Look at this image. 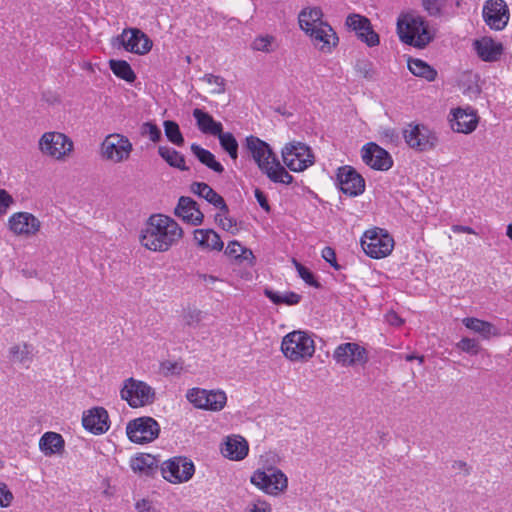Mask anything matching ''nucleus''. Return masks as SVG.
I'll return each mask as SVG.
<instances>
[{
  "instance_id": "nucleus-14",
  "label": "nucleus",
  "mask_w": 512,
  "mask_h": 512,
  "mask_svg": "<svg viewBox=\"0 0 512 512\" xmlns=\"http://www.w3.org/2000/svg\"><path fill=\"white\" fill-rule=\"evenodd\" d=\"M120 395L132 408L144 407L153 403L155 399L154 389L147 383L134 378L124 381Z\"/></svg>"
},
{
  "instance_id": "nucleus-41",
  "label": "nucleus",
  "mask_w": 512,
  "mask_h": 512,
  "mask_svg": "<svg viewBox=\"0 0 512 512\" xmlns=\"http://www.w3.org/2000/svg\"><path fill=\"white\" fill-rule=\"evenodd\" d=\"M109 66L112 72L120 79L129 83L134 82L136 75L132 70L130 64L125 60H110Z\"/></svg>"
},
{
  "instance_id": "nucleus-19",
  "label": "nucleus",
  "mask_w": 512,
  "mask_h": 512,
  "mask_svg": "<svg viewBox=\"0 0 512 512\" xmlns=\"http://www.w3.org/2000/svg\"><path fill=\"white\" fill-rule=\"evenodd\" d=\"M336 185L342 193L350 197H357L365 191V180L351 166L338 168Z\"/></svg>"
},
{
  "instance_id": "nucleus-25",
  "label": "nucleus",
  "mask_w": 512,
  "mask_h": 512,
  "mask_svg": "<svg viewBox=\"0 0 512 512\" xmlns=\"http://www.w3.org/2000/svg\"><path fill=\"white\" fill-rule=\"evenodd\" d=\"M313 45L323 53H330L338 43V37L333 28L325 23L307 32Z\"/></svg>"
},
{
  "instance_id": "nucleus-5",
  "label": "nucleus",
  "mask_w": 512,
  "mask_h": 512,
  "mask_svg": "<svg viewBox=\"0 0 512 512\" xmlns=\"http://www.w3.org/2000/svg\"><path fill=\"white\" fill-rule=\"evenodd\" d=\"M132 151V142L121 133L108 134L100 144L101 158L113 164H120L129 160Z\"/></svg>"
},
{
  "instance_id": "nucleus-17",
  "label": "nucleus",
  "mask_w": 512,
  "mask_h": 512,
  "mask_svg": "<svg viewBox=\"0 0 512 512\" xmlns=\"http://www.w3.org/2000/svg\"><path fill=\"white\" fill-rule=\"evenodd\" d=\"M450 128L461 134H471L479 123L477 111L471 106L452 108L448 115Z\"/></svg>"
},
{
  "instance_id": "nucleus-60",
  "label": "nucleus",
  "mask_w": 512,
  "mask_h": 512,
  "mask_svg": "<svg viewBox=\"0 0 512 512\" xmlns=\"http://www.w3.org/2000/svg\"><path fill=\"white\" fill-rule=\"evenodd\" d=\"M452 467L453 469L462 470L464 474L469 473V468L467 467V464L463 461H455Z\"/></svg>"
},
{
  "instance_id": "nucleus-62",
  "label": "nucleus",
  "mask_w": 512,
  "mask_h": 512,
  "mask_svg": "<svg viewBox=\"0 0 512 512\" xmlns=\"http://www.w3.org/2000/svg\"><path fill=\"white\" fill-rule=\"evenodd\" d=\"M413 359H416V356H414L412 354L406 356V360L407 361H412ZM417 359L419 360L420 363L423 362V357L422 356L421 357H417Z\"/></svg>"
},
{
  "instance_id": "nucleus-26",
  "label": "nucleus",
  "mask_w": 512,
  "mask_h": 512,
  "mask_svg": "<svg viewBox=\"0 0 512 512\" xmlns=\"http://www.w3.org/2000/svg\"><path fill=\"white\" fill-rule=\"evenodd\" d=\"M174 214L184 222L195 226L202 224L204 219L197 203L192 198L185 196L179 198Z\"/></svg>"
},
{
  "instance_id": "nucleus-29",
  "label": "nucleus",
  "mask_w": 512,
  "mask_h": 512,
  "mask_svg": "<svg viewBox=\"0 0 512 512\" xmlns=\"http://www.w3.org/2000/svg\"><path fill=\"white\" fill-rule=\"evenodd\" d=\"M193 117L196 120L198 129L204 134L217 136L223 130L222 123L214 120L209 113L202 109H194Z\"/></svg>"
},
{
  "instance_id": "nucleus-27",
  "label": "nucleus",
  "mask_w": 512,
  "mask_h": 512,
  "mask_svg": "<svg viewBox=\"0 0 512 512\" xmlns=\"http://www.w3.org/2000/svg\"><path fill=\"white\" fill-rule=\"evenodd\" d=\"M478 57L485 62L498 61L503 53V45L491 37H482L473 43Z\"/></svg>"
},
{
  "instance_id": "nucleus-21",
  "label": "nucleus",
  "mask_w": 512,
  "mask_h": 512,
  "mask_svg": "<svg viewBox=\"0 0 512 512\" xmlns=\"http://www.w3.org/2000/svg\"><path fill=\"white\" fill-rule=\"evenodd\" d=\"M345 24L367 46L374 47L379 44V35L373 30L371 22L367 17L352 13L347 16Z\"/></svg>"
},
{
  "instance_id": "nucleus-15",
  "label": "nucleus",
  "mask_w": 512,
  "mask_h": 512,
  "mask_svg": "<svg viewBox=\"0 0 512 512\" xmlns=\"http://www.w3.org/2000/svg\"><path fill=\"white\" fill-rule=\"evenodd\" d=\"M162 476L172 484L188 482L195 473L194 463L186 457H174L161 467Z\"/></svg>"
},
{
  "instance_id": "nucleus-43",
  "label": "nucleus",
  "mask_w": 512,
  "mask_h": 512,
  "mask_svg": "<svg viewBox=\"0 0 512 512\" xmlns=\"http://www.w3.org/2000/svg\"><path fill=\"white\" fill-rule=\"evenodd\" d=\"M217 137L223 150H225L233 160H236L238 157V142L234 135L230 132H223L222 130Z\"/></svg>"
},
{
  "instance_id": "nucleus-50",
  "label": "nucleus",
  "mask_w": 512,
  "mask_h": 512,
  "mask_svg": "<svg viewBox=\"0 0 512 512\" xmlns=\"http://www.w3.org/2000/svg\"><path fill=\"white\" fill-rule=\"evenodd\" d=\"M456 347L462 352L470 355H477L480 351V345L477 340L473 338L464 337L457 344Z\"/></svg>"
},
{
  "instance_id": "nucleus-33",
  "label": "nucleus",
  "mask_w": 512,
  "mask_h": 512,
  "mask_svg": "<svg viewBox=\"0 0 512 512\" xmlns=\"http://www.w3.org/2000/svg\"><path fill=\"white\" fill-rule=\"evenodd\" d=\"M224 253L236 262H246L250 266L255 264V256L252 250L246 248L237 240L228 242Z\"/></svg>"
},
{
  "instance_id": "nucleus-28",
  "label": "nucleus",
  "mask_w": 512,
  "mask_h": 512,
  "mask_svg": "<svg viewBox=\"0 0 512 512\" xmlns=\"http://www.w3.org/2000/svg\"><path fill=\"white\" fill-rule=\"evenodd\" d=\"M193 240L197 247L203 251L220 252L224 247L220 235L213 229H195Z\"/></svg>"
},
{
  "instance_id": "nucleus-59",
  "label": "nucleus",
  "mask_w": 512,
  "mask_h": 512,
  "mask_svg": "<svg viewBox=\"0 0 512 512\" xmlns=\"http://www.w3.org/2000/svg\"><path fill=\"white\" fill-rule=\"evenodd\" d=\"M451 230L456 233H468V234H476L475 230L469 226H463V225H453L451 227Z\"/></svg>"
},
{
  "instance_id": "nucleus-54",
  "label": "nucleus",
  "mask_w": 512,
  "mask_h": 512,
  "mask_svg": "<svg viewBox=\"0 0 512 512\" xmlns=\"http://www.w3.org/2000/svg\"><path fill=\"white\" fill-rule=\"evenodd\" d=\"M13 499V493L9 490L8 486L5 483L0 482V507H9Z\"/></svg>"
},
{
  "instance_id": "nucleus-32",
  "label": "nucleus",
  "mask_w": 512,
  "mask_h": 512,
  "mask_svg": "<svg viewBox=\"0 0 512 512\" xmlns=\"http://www.w3.org/2000/svg\"><path fill=\"white\" fill-rule=\"evenodd\" d=\"M191 191L200 198L205 199L209 204L213 205L216 209L226 208V202L224 198L206 183H192Z\"/></svg>"
},
{
  "instance_id": "nucleus-11",
  "label": "nucleus",
  "mask_w": 512,
  "mask_h": 512,
  "mask_svg": "<svg viewBox=\"0 0 512 512\" xmlns=\"http://www.w3.org/2000/svg\"><path fill=\"white\" fill-rule=\"evenodd\" d=\"M6 227L15 237L31 239L36 237L41 231L42 222L33 213L18 211L9 216Z\"/></svg>"
},
{
  "instance_id": "nucleus-45",
  "label": "nucleus",
  "mask_w": 512,
  "mask_h": 512,
  "mask_svg": "<svg viewBox=\"0 0 512 512\" xmlns=\"http://www.w3.org/2000/svg\"><path fill=\"white\" fill-rule=\"evenodd\" d=\"M292 263L297 271L298 276L308 285L311 287L319 288L320 284L317 281L315 275L313 272L302 265L300 262H298L296 259L292 260Z\"/></svg>"
},
{
  "instance_id": "nucleus-64",
  "label": "nucleus",
  "mask_w": 512,
  "mask_h": 512,
  "mask_svg": "<svg viewBox=\"0 0 512 512\" xmlns=\"http://www.w3.org/2000/svg\"><path fill=\"white\" fill-rule=\"evenodd\" d=\"M4 467V463L0 460V470Z\"/></svg>"
},
{
  "instance_id": "nucleus-57",
  "label": "nucleus",
  "mask_w": 512,
  "mask_h": 512,
  "mask_svg": "<svg viewBox=\"0 0 512 512\" xmlns=\"http://www.w3.org/2000/svg\"><path fill=\"white\" fill-rule=\"evenodd\" d=\"M203 319V313L199 310H191L185 315V321L189 326H197Z\"/></svg>"
},
{
  "instance_id": "nucleus-42",
  "label": "nucleus",
  "mask_w": 512,
  "mask_h": 512,
  "mask_svg": "<svg viewBox=\"0 0 512 512\" xmlns=\"http://www.w3.org/2000/svg\"><path fill=\"white\" fill-rule=\"evenodd\" d=\"M219 211L215 215L216 224L223 230L235 235L238 231L236 221L234 218L229 216V209L226 205V208H217Z\"/></svg>"
},
{
  "instance_id": "nucleus-52",
  "label": "nucleus",
  "mask_w": 512,
  "mask_h": 512,
  "mask_svg": "<svg viewBox=\"0 0 512 512\" xmlns=\"http://www.w3.org/2000/svg\"><path fill=\"white\" fill-rule=\"evenodd\" d=\"M14 203V198L6 190L0 189V216L6 215Z\"/></svg>"
},
{
  "instance_id": "nucleus-39",
  "label": "nucleus",
  "mask_w": 512,
  "mask_h": 512,
  "mask_svg": "<svg viewBox=\"0 0 512 512\" xmlns=\"http://www.w3.org/2000/svg\"><path fill=\"white\" fill-rule=\"evenodd\" d=\"M408 68L413 75L428 81H433L437 75L435 69L420 59H410L408 61Z\"/></svg>"
},
{
  "instance_id": "nucleus-3",
  "label": "nucleus",
  "mask_w": 512,
  "mask_h": 512,
  "mask_svg": "<svg viewBox=\"0 0 512 512\" xmlns=\"http://www.w3.org/2000/svg\"><path fill=\"white\" fill-rule=\"evenodd\" d=\"M397 32L402 42L424 48L433 38L427 22L414 13L402 14L397 21Z\"/></svg>"
},
{
  "instance_id": "nucleus-12",
  "label": "nucleus",
  "mask_w": 512,
  "mask_h": 512,
  "mask_svg": "<svg viewBox=\"0 0 512 512\" xmlns=\"http://www.w3.org/2000/svg\"><path fill=\"white\" fill-rule=\"evenodd\" d=\"M159 434V423L149 416L132 419L126 425V435L135 444L151 443L159 437Z\"/></svg>"
},
{
  "instance_id": "nucleus-36",
  "label": "nucleus",
  "mask_w": 512,
  "mask_h": 512,
  "mask_svg": "<svg viewBox=\"0 0 512 512\" xmlns=\"http://www.w3.org/2000/svg\"><path fill=\"white\" fill-rule=\"evenodd\" d=\"M462 323L467 329L479 334L484 339L497 335L496 328L490 322L474 317H466L462 319Z\"/></svg>"
},
{
  "instance_id": "nucleus-4",
  "label": "nucleus",
  "mask_w": 512,
  "mask_h": 512,
  "mask_svg": "<svg viewBox=\"0 0 512 512\" xmlns=\"http://www.w3.org/2000/svg\"><path fill=\"white\" fill-rule=\"evenodd\" d=\"M313 335L307 331L294 330L286 334L281 342L283 355L292 362H306L315 353Z\"/></svg>"
},
{
  "instance_id": "nucleus-51",
  "label": "nucleus",
  "mask_w": 512,
  "mask_h": 512,
  "mask_svg": "<svg viewBox=\"0 0 512 512\" xmlns=\"http://www.w3.org/2000/svg\"><path fill=\"white\" fill-rule=\"evenodd\" d=\"M160 369L164 375L168 376L180 374L183 367L178 361L166 360L161 363Z\"/></svg>"
},
{
  "instance_id": "nucleus-13",
  "label": "nucleus",
  "mask_w": 512,
  "mask_h": 512,
  "mask_svg": "<svg viewBox=\"0 0 512 512\" xmlns=\"http://www.w3.org/2000/svg\"><path fill=\"white\" fill-rule=\"evenodd\" d=\"M284 164L293 172H302L315 162L311 148L302 142L286 144L281 151Z\"/></svg>"
},
{
  "instance_id": "nucleus-24",
  "label": "nucleus",
  "mask_w": 512,
  "mask_h": 512,
  "mask_svg": "<svg viewBox=\"0 0 512 512\" xmlns=\"http://www.w3.org/2000/svg\"><path fill=\"white\" fill-rule=\"evenodd\" d=\"M82 424L90 433L101 435L110 427L108 413L102 407L91 408L83 413Z\"/></svg>"
},
{
  "instance_id": "nucleus-38",
  "label": "nucleus",
  "mask_w": 512,
  "mask_h": 512,
  "mask_svg": "<svg viewBox=\"0 0 512 512\" xmlns=\"http://www.w3.org/2000/svg\"><path fill=\"white\" fill-rule=\"evenodd\" d=\"M158 154L171 166L179 170H188L183 154L168 146H159Z\"/></svg>"
},
{
  "instance_id": "nucleus-34",
  "label": "nucleus",
  "mask_w": 512,
  "mask_h": 512,
  "mask_svg": "<svg viewBox=\"0 0 512 512\" xmlns=\"http://www.w3.org/2000/svg\"><path fill=\"white\" fill-rule=\"evenodd\" d=\"M130 467L135 473L151 475L157 470L158 461L151 454L141 453L130 460Z\"/></svg>"
},
{
  "instance_id": "nucleus-1",
  "label": "nucleus",
  "mask_w": 512,
  "mask_h": 512,
  "mask_svg": "<svg viewBox=\"0 0 512 512\" xmlns=\"http://www.w3.org/2000/svg\"><path fill=\"white\" fill-rule=\"evenodd\" d=\"M183 237L180 225L164 214H152L139 235L141 245L153 252H166Z\"/></svg>"
},
{
  "instance_id": "nucleus-55",
  "label": "nucleus",
  "mask_w": 512,
  "mask_h": 512,
  "mask_svg": "<svg viewBox=\"0 0 512 512\" xmlns=\"http://www.w3.org/2000/svg\"><path fill=\"white\" fill-rule=\"evenodd\" d=\"M422 4L430 15H437L444 6V0H422Z\"/></svg>"
},
{
  "instance_id": "nucleus-16",
  "label": "nucleus",
  "mask_w": 512,
  "mask_h": 512,
  "mask_svg": "<svg viewBox=\"0 0 512 512\" xmlns=\"http://www.w3.org/2000/svg\"><path fill=\"white\" fill-rule=\"evenodd\" d=\"M117 41L125 51L141 56L148 54L153 47L152 40L138 28H125Z\"/></svg>"
},
{
  "instance_id": "nucleus-2",
  "label": "nucleus",
  "mask_w": 512,
  "mask_h": 512,
  "mask_svg": "<svg viewBox=\"0 0 512 512\" xmlns=\"http://www.w3.org/2000/svg\"><path fill=\"white\" fill-rule=\"evenodd\" d=\"M244 147L257 164L259 170L271 182L286 185L292 183L293 176L286 171L268 143L256 136L250 135L246 137Z\"/></svg>"
},
{
  "instance_id": "nucleus-46",
  "label": "nucleus",
  "mask_w": 512,
  "mask_h": 512,
  "mask_svg": "<svg viewBox=\"0 0 512 512\" xmlns=\"http://www.w3.org/2000/svg\"><path fill=\"white\" fill-rule=\"evenodd\" d=\"M140 134L142 137L149 138L153 143L159 142L162 137L160 128L151 121L141 124Z\"/></svg>"
},
{
  "instance_id": "nucleus-7",
  "label": "nucleus",
  "mask_w": 512,
  "mask_h": 512,
  "mask_svg": "<svg viewBox=\"0 0 512 512\" xmlns=\"http://www.w3.org/2000/svg\"><path fill=\"white\" fill-rule=\"evenodd\" d=\"M361 246L369 257L381 259L393 251L394 239L386 230L376 227L363 234Z\"/></svg>"
},
{
  "instance_id": "nucleus-8",
  "label": "nucleus",
  "mask_w": 512,
  "mask_h": 512,
  "mask_svg": "<svg viewBox=\"0 0 512 512\" xmlns=\"http://www.w3.org/2000/svg\"><path fill=\"white\" fill-rule=\"evenodd\" d=\"M251 483L259 490L271 496H278L288 488V478L280 469L271 467L266 471L258 469L250 478Z\"/></svg>"
},
{
  "instance_id": "nucleus-63",
  "label": "nucleus",
  "mask_w": 512,
  "mask_h": 512,
  "mask_svg": "<svg viewBox=\"0 0 512 512\" xmlns=\"http://www.w3.org/2000/svg\"><path fill=\"white\" fill-rule=\"evenodd\" d=\"M506 235L512 241V224H509L506 229Z\"/></svg>"
},
{
  "instance_id": "nucleus-35",
  "label": "nucleus",
  "mask_w": 512,
  "mask_h": 512,
  "mask_svg": "<svg viewBox=\"0 0 512 512\" xmlns=\"http://www.w3.org/2000/svg\"><path fill=\"white\" fill-rule=\"evenodd\" d=\"M264 295L275 305L294 306L300 303L302 296L293 291H274L273 289L266 288Z\"/></svg>"
},
{
  "instance_id": "nucleus-22",
  "label": "nucleus",
  "mask_w": 512,
  "mask_h": 512,
  "mask_svg": "<svg viewBox=\"0 0 512 512\" xmlns=\"http://www.w3.org/2000/svg\"><path fill=\"white\" fill-rule=\"evenodd\" d=\"M361 156L363 162L375 170L386 171L390 169L393 164L389 153L373 142L363 146Z\"/></svg>"
},
{
  "instance_id": "nucleus-6",
  "label": "nucleus",
  "mask_w": 512,
  "mask_h": 512,
  "mask_svg": "<svg viewBox=\"0 0 512 512\" xmlns=\"http://www.w3.org/2000/svg\"><path fill=\"white\" fill-rule=\"evenodd\" d=\"M40 152L56 161H63L71 155L74 143L70 137L61 132H45L38 141Z\"/></svg>"
},
{
  "instance_id": "nucleus-48",
  "label": "nucleus",
  "mask_w": 512,
  "mask_h": 512,
  "mask_svg": "<svg viewBox=\"0 0 512 512\" xmlns=\"http://www.w3.org/2000/svg\"><path fill=\"white\" fill-rule=\"evenodd\" d=\"M245 512H272V507L265 499L255 497L247 503Z\"/></svg>"
},
{
  "instance_id": "nucleus-37",
  "label": "nucleus",
  "mask_w": 512,
  "mask_h": 512,
  "mask_svg": "<svg viewBox=\"0 0 512 512\" xmlns=\"http://www.w3.org/2000/svg\"><path fill=\"white\" fill-rule=\"evenodd\" d=\"M191 151L202 164L206 165L214 172L222 173L224 171L223 165L216 160L215 156L209 150L197 144H192Z\"/></svg>"
},
{
  "instance_id": "nucleus-23",
  "label": "nucleus",
  "mask_w": 512,
  "mask_h": 512,
  "mask_svg": "<svg viewBox=\"0 0 512 512\" xmlns=\"http://www.w3.org/2000/svg\"><path fill=\"white\" fill-rule=\"evenodd\" d=\"M220 452L223 457L231 461H242L248 456L249 444L243 436L231 434L223 438Z\"/></svg>"
},
{
  "instance_id": "nucleus-18",
  "label": "nucleus",
  "mask_w": 512,
  "mask_h": 512,
  "mask_svg": "<svg viewBox=\"0 0 512 512\" xmlns=\"http://www.w3.org/2000/svg\"><path fill=\"white\" fill-rule=\"evenodd\" d=\"M482 15L487 26L501 31L509 22L510 10L504 0H486L483 4Z\"/></svg>"
},
{
  "instance_id": "nucleus-30",
  "label": "nucleus",
  "mask_w": 512,
  "mask_h": 512,
  "mask_svg": "<svg viewBox=\"0 0 512 512\" xmlns=\"http://www.w3.org/2000/svg\"><path fill=\"white\" fill-rule=\"evenodd\" d=\"M65 441L56 432H46L39 440V449L45 456L60 454L64 451Z\"/></svg>"
},
{
  "instance_id": "nucleus-56",
  "label": "nucleus",
  "mask_w": 512,
  "mask_h": 512,
  "mask_svg": "<svg viewBox=\"0 0 512 512\" xmlns=\"http://www.w3.org/2000/svg\"><path fill=\"white\" fill-rule=\"evenodd\" d=\"M254 196L256 198V201L258 202L259 206L266 212L270 213L271 207L268 203V199L266 194L260 190L259 188H256L254 190Z\"/></svg>"
},
{
  "instance_id": "nucleus-31",
  "label": "nucleus",
  "mask_w": 512,
  "mask_h": 512,
  "mask_svg": "<svg viewBox=\"0 0 512 512\" xmlns=\"http://www.w3.org/2000/svg\"><path fill=\"white\" fill-rule=\"evenodd\" d=\"M322 17L323 13L319 7L304 8L298 16L300 28L306 34L317 26H321L326 23L322 20Z\"/></svg>"
},
{
  "instance_id": "nucleus-61",
  "label": "nucleus",
  "mask_w": 512,
  "mask_h": 512,
  "mask_svg": "<svg viewBox=\"0 0 512 512\" xmlns=\"http://www.w3.org/2000/svg\"><path fill=\"white\" fill-rule=\"evenodd\" d=\"M388 321L394 325H400L402 323V320L395 313L388 315Z\"/></svg>"
},
{
  "instance_id": "nucleus-10",
  "label": "nucleus",
  "mask_w": 512,
  "mask_h": 512,
  "mask_svg": "<svg viewBox=\"0 0 512 512\" xmlns=\"http://www.w3.org/2000/svg\"><path fill=\"white\" fill-rule=\"evenodd\" d=\"M406 144L418 152H426L434 149L438 144L437 133L424 124H408L403 130Z\"/></svg>"
},
{
  "instance_id": "nucleus-49",
  "label": "nucleus",
  "mask_w": 512,
  "mask_h": 512,
  "mask_svg": "<svg viewBox=\"0 0 512 512\" xmlns=\"http://www.w3.org/2000/svg\"><path fill=\"white\" fill-rule=\"evenodd\" d=\"M202 81L213 86L212 93L222 94L225 92V80L223 77L214 74H205Z\"/></svg>"
},
{
  "instance_id": "nucleus-44",
  "label": "nucleus",
  "mask_w": 512,
  "mask_h": 512,
  "mask_svg": "<svg viewBox=\"0 0 512 512\" xmlns=\"http://www.w3.org/2000/svg\"><path fill=\"white\" fill-rule=\"evenodd\" d=\"M164 131L167 139L176 146L184 144V138L180 131L179 125L171 120H166L163 123Z\"/></svg>"
},
{
  "instance_id": "nucleus-47",
  "label": "nucleus",
  "mask_w": 512,
  "mask_h": 512,
  "mask_svg": "<svg viewBox=\"0 0 512 512\" xmlns=\"http://www.w3.org/2000/svg\"><path fill=\"white\" fill-rule=\"evenodd\" d=\"M275 38L272 35H259L252 42V48L256 51L271 52L274 49Z\"/></svg>"
},
{
  "instance_id": "nucleus-40",
  "label": "nucleus",
  "mask_w": 512,
  "mask_h": 512,
  "mask_svg": "<svg viewBox=\"0 0 512 512\" xmlns=\"http://www.w3.org/2000/svg\"><path fill=\"white\" fill-rule=\"evenodd\" d=\"M11 360L28 367L33 359V348L28 344L15 345L10 349Z\"/></svg>"
},
{
  "instance_id": "nucleus-9",
  "label": "nucleus",
  "mask_w": 512,
  "mask_h": 512,
  "mask_svg": "<svg viewBox=\"0 0 512 512\" xmlns=\"http://www.w3.org/2000/svg\"><path fill=\"white\" fill-rule=\"evenodd\" d=\"M186 399L198 409L219 412L227 404V395L221 389H204L194 387L187 391Z\"/></svg>"
},
{
  "instance_id": "nucleus-53",
  "label": "nucleus",
  "mask_w": 512,
  "mask_h": 512,
  "mask_svg": "<svg viewBox=\"0 0 512 512\" xmlns=\"http://www.w3.org/2000/svg\"><path fill=\"white\" fill-rule=\"evenodd\" d=\"M136 512H160L158 505L150 499H140L135 503Z\"/></svg>"
},
{
  "instance_id": "nucleus-20",
  "label": "nucleus",
  "mask_w": 512,
  "mask_h": 512,
  "mask_svg": "<svg viewBox=\"0 0 512 512\" xmlns=\"http://www.w3.org/2000/svg\"><path fill=\"white\" fill-rule=\"evenodd\" d=\"M337 364L343 367L363 365L368 360V354L364 347L358 343L347 342L340 344L333 353Z\"/></svg>"
},
{
  "instance_id": "nucleus-58",
  "label": "nucleus",
  "mask_w": 512,
  "mask_h": 512,
  "mask_svg": "<svg viewBox=\"0 0 512 512\" xmlns=\"http://www.w3.org/2000/svg\"><path fill=\"white\" fill-rule=\"evenodd\" d=\"M322 257L326 262L330 263V265L332 267H334L335 269H339V265L337 264V261H336V254H335L334 249H332L329 246L325 247L322 250Z\"/></svg>"
}]
</instances>
